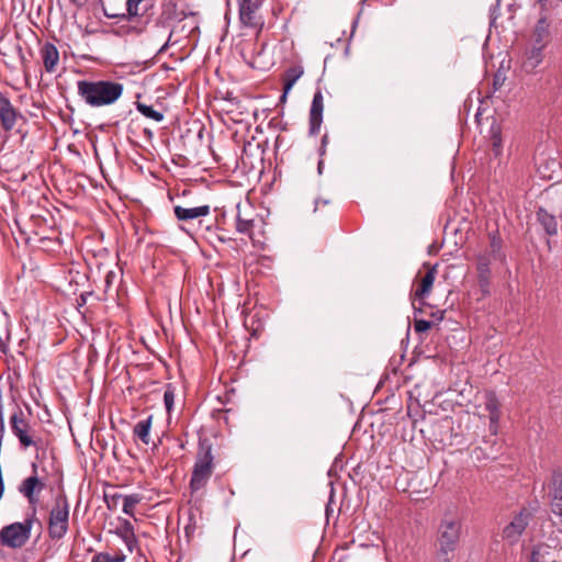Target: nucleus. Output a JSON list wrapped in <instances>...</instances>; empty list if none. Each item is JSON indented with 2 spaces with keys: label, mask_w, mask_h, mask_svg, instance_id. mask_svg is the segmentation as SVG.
I'll return each mask as SVG.
<instances>
[{
  "label": "nucleus",
  "mask_w": 562,
  "mask_h": 562,
  "mask_svg": "<svg viewBox=\"0 0 562 562\" xmlns=\"http://www.w3.org/2000/svg\"><path fill=\"white\" fill-rule=\"evenodd\" d=\"M199 449L190 479V514L189 525L186 528L187 535L190 530L204 527L202 512L203 498L206 495V485L211 477V440L205 429L198 431Z\"/></svg>",
  "instance_id": "obj_1"
},
{
  "label": "nucleus",
  "mask_w": 562,
  "mask_h": 562,
  "mask_svg": "<svg viewBox=\"0 0 562 562\" xmlns=\"http://www.w3.org/2000/svg\"><path fill=\"white\" fill-rule=\"evenodd\" d=\"M124 86L112 80H79L77 82L78 95L91 108H101L114 104L123 94Z\"/></svg>",
  "instance_id": "obj_2"
},
{
  "label": "nucleus",
  "mask_w": 562,
  "mask_h": 562,
  "mask_svg": "<svg viewBox=\"0 0 562 562\" xmlns=\"http://www.w3.org/2000/svg\"><path fill=\"white\" fill-rule=\"evenodd\" d=\"M461 535V520L457 516L445 515L438 528L439 562H449V553L453 552Z\"/></svg>",
  "instance_id": "obj_3"
},
{
  "label": "nucleus",
  "mask_w": 562,
  "mask_h": 562,
  "mask_svg": "<svg viewBox=\"0 0 562 562\" xmlns=\"http://www.w3.org/2000/svg\"><path fill=\"white\" fill-rule=\"evenodd\" d=\"M34 521H37L36 508H33L32 514L24 521L4 526L0 530L1 544L10 549L22 548L30 539Z\"/></svg>",
  "instance_id": "obj_4"
},
{
  "label": "nucleus",
  "mask_w": 562,
  "mask_h": 562,
  "mask_svg": "<svg viewBox=\"0 0 562 562\" xmlns=\"http://www.w3.org/2000/svg\"><path fill=\"white\" fill-rule=\"evenodd\" d=\"M69 502L65 493H59L54 502L48 518V533L52 539L59 540L68 531Z\"/></svg>",
  "instance_id": "obj_5"
},
{
  "label": "nucleus",
  "mask_w": 562,
  "mask_h": 562,
  "mask_svg": "<svg viewBox=\"0 0 562 562\" xmlns=\"http://www.w3.org/2000/svg\"><path fill=\"white\" fill-rule=\"evenodd\" d=\"M12 434L19 439L22 448L35 447L38 449L41 439H36L30 423L25 419L22 409L18 408L10 417Z\"/></svg>",
  "instance_id": "obj_6"
},
{
  "label": "nucleus",
  "mask_w": 562,
  "mask_h": 562,
  "mask_svg": "<svg viewBox=\"0 0 562 562\" xmlns=\"http://www.w3.org/2000/svg\"><path fill=\"white\" fill-rule=\"evenodd\" d=\"M240 23L257 32H260L265 25V19L261 13V0H237Z\"/></svg>",
  "instance_id": "obj_7"
},
{
  "label": "nucleus",
  "mask_w": 562,
  "mask_h": 562,
  "mask_svg": "<svg viewBox=\"0 0 562 562\" xmlns=\"http://www.w3.org/2000/svg\"><path fill=\"white\" fill-rule=\"evenodd\" d=\"M533 518V514L528 508H521L518 514H516L509 524H507L503 529V539L506 540L509 544H516L530 521Z\"/></svg>",
  "instance_id": "obj_8"
},
{
  "label": "nucleus",
  "mask_w": 562,
  "mask_h": 562,
  "mask_svg": "<svg viewBox=\"0 0 562 562\" xmlns=\"http://www.w3.org/2000/svg\"><path fill=\"white\" fill-rule=\"evenodd\" d=\"M546 485L552 514L562 517V470L553 469Z\"/></svg>",
  "instance_id": "obj_9"
},
{
  "label": "nucleus",
  "mask_w": 562,
  "mask_h": 562,
  "mask_svg": "<svg viewBox=\"0 0 562 562\" xmlns=\"http://www.w3.org/2000/svg\"><path fill=\"white\" fill-rule=\"evenodd\" d=\"M33 475L22 481L19 492L29 501L33 508H36L38 495L44 490L45 484L37 476V464L32 463Z\"/></svg>",
  "instance_id": "obj_10"
},
{
  "label": "nucleus",
  "mask_w": 562,
  "mask_h": 562,
  "mask_svg": "<svg viewBox=\"0 0 562 562\" xmlns=\"http://www.w3.org/2000/svg\"><path fill=\"white\" fill-rule=\"evenodd\" d=\"M324 98L321 90H317L312 100L310 109V134L316 135L323 122Z\"/></svg>",
  "instance_id": "obj_11"
},
{
  "label": "nucleus",
  "mask_w": 562,
  "mask_h": 562,
  "mask_svg": "<svg viewBox=\"0 0 562 562\" xmlns=\"http://www.w3.org/2000/svg\"><path fill=\"white\" fill-rule=\"evenodd\" d=\"M20 113L12 105L11 101L0 92V124L5 132H10L15 126Z\"/></svg>",
  "instance_id": "obj_12"
},
{
  "label": "nucleus",
  "mask_w": 562,
  "mask_h": 562,
  "mask_svg": "<svg viewBox=\"0 0 562 562\" xmlns=\"http://www.w3.org/2000/svg\"><path fill=\"white\" fill-rule=\"evenodd\" d=\"M239 203L234 200L232 202L231 211L234 214L235 222H236V228L239 233L247 234L251 239H254V231L255 228L261 227V220L259 218H250V217H244L238 212L235 214V209H237Z\"/></svg>",
  "instance_id": "obj_13"
},
{
  "label": "nucleus",
  "mask_w": 562,
  "mask_h": 562,
  "mask_svg": "<svg viewBox=\"0 0 562 562\" xmlns=\"http://www.w3.org/2000/svg\"><path fill=\"white\" fill-rule=\"evenodd\" d=\"M501 404L494 392H488L485 395V409L490 413V431L496 435L498 431V424L501 419Z\"/></svg>",
  "instance_id": "obj_14"
},
{
  "label": "nucleus",
  "mask_w": 562,
  "mask_h": 562,
  "mask_svg": "<svg viewBox=\"0 0 562 562\" xmlns=\"http://www.w3.org/2000/svg\"><path fill=\"white\" fill-rule=\"evenodd\" d=\"M161 13L159 21L167 23L173 20L180 21L184 16V10L179 7L178 0H160Z\"/></svg>",
  "instance_id": "obj_15"
},
{
  "label": "nucleus",
  "mask_w": 562,
  "mask_h": 562,
  "mask_svg": "<svg viewBox=\"0 0 562 562\" xmlns=\"http://www.w3.org/2000/svg\"><path fill=\"white\" fill-rule=\"evenodd\" d=\"M212 159L213 165H217L216 167L213 166V182H224L228 172H231L234 169L236 160L232 157L231 162L223 161V158L216 155L214 151Z\"/></svg>",
  "instance_id": "obj_16"
},
{
  "label": "nucleus",
  "mask_w": 562,
  "mask_h": 562,
  "mask_svg": "<svg viewBox=\"0 0 562 562\" xmlns=\"http://www.w3.org/2000/svg\"><path fill=\"white\" fill-rule=\"evenodd\" d=\"M41 56L45 70L50 74L54 72L59 61V53L57 47L53 43L46 42L41 48Z\"/></svg>",
  "instance_id": "obj_17"
},
{
  "label": "nucleus",
  "mask_w": 562,
  "mask_h": 562,
  "mask_svg": "<svg viewBox=\"0 0 562 562\" xmlns=\"http://www.w3.org/2000/svg\"><path fill=\"white\" fill-rule=\"evenodd\" d=\"M436 274L437 266L429 267L427 272L422 277L418 288L415 290V299H424L430 293Z\"/></svg>",
  "instance_id": "obj_18"
},
{
  "label": "nucleus",
  "mask_w": 562,
  "mask_h": 562,
  "mask_svg": "<svg viewBox=\"0 0 562 562\" xmlns=\"http://www.w3.org/2000/svg\"><path fill=\"white\" fill-rule=\"evenodd\" d=\"M175 215L179 221L194 220L200 216H206L210 213L209 205H202L198 207H182L180 205L175 206Z\"/></svg>",
  "instance_id": "obj_19"
},
{
  "label": "nucleus",
  "mask_w": 562,
  "mask_h": 562,
  "mask_svg": "<svg viewBox=\"0 0 562 562\" xmlns=\"http://www.w3.org/2000/svg\"><path fill=\"white\" fill-rule=\"evenodd\" d=\"M549 22L546 15L539 18L532 34V42L536 44L548 45L550 42Z\"/></svg>",
  "instance_id": "obj_20"
},
{
  "label": "nucleus",
  "mask_w": 562,
  "mask_h": 562,
  "mask_svg": "<svg viewBox=\"0 0 562 562\" xmlns=\"http://www.w3.org/2000/svg\"><path fill=\"white\" fill-rule=\"evenodd\" d=\"M546 45L536 44L532 42V45L526 52V60L524 66L528 70H533L537 66L540 65L543 58V49Z\"/></svg>",
  "instance_id": "obj_21"
},
{
  "label": "nucleus",
  "mask_w": 562,
  "mask_h": 562,
  "mask_svg": "<svg viewBox=\"0 0 562 562\" xmlns=\"http://www.w3.org/2000/svg\"><path fill=\"white\" fill-rule=\"evenodd\" d=\"M537 220L550 236L557 235L558 233V221L557 218L548 213L544 209L540 207L537 212Z\"/></svg>",
  "instance_id": "obj_22"
},
{
  "label": "nucleus",
  "mask_w": 562,
  "mask_h": 562,
  "mask_svg": "<svg viewBox=\"0 0 562 562\" xmlns=\"http://www.w3.org/2000/svg\"><path fill=\"white\" fill-rule=\"evenodd\" d=\"M530 562H559L554 559L553 551L549 544L536 546L530 554Z\"/></svg>",
  "instance_id": "obj_23"
},
{
  "label": "nucleus",
  "mask_w": 562,
  "mask_h": 562,
  "mask_svg": "<svg viewBox=\"0 0 562 562\" xmlns=\"http://www.w3.org/2000/svg\"><path fill=\"white\" fill-rule=\"evenodd\" d=\"M153 416L149 415L147 418L139 420L133 429L134 436H136L143 443H149V431L151 427Z\"/></svg>",
  "instance_id": "obj_24"
},
{
  "label": "nucleus",
  "mask_w": 562,
  "mask_h": 562,
  "mask_svg": "<svg viewBox=\"0 0 562 562\" xmlns=\"http://www.w3.org/2000/svg\"><path fill=\"white\" fill-rule=\"evenodd\" d=\"M490 137L492 143V150L495 157L502 154V133L498 124H492L490 128Z\"/></svg>",
  "instance_id": "obj_25"
},
{
  "label": "nucleus",
  "mask_w": 562,
  "mask_h": 562,
  "mask_svg": "<svg viewBox=\"0 0 562 562\" xmlns=\"http://www.w3.org/2000/svg\"><path fill=\"white\" fill-rule=\"evenodd\" d=\"M485 255L491 256L494 260L503 261L505 255L502 251V240L496 235H492L490 238V248Z\"/></svg>",
  "instance_id": "obj_26"
},
{
  "label": "nucleus",
  "mask_w": 562,
  "mask_h": 562,
  "mask_svg": "<svg viewBox=\"0 0 562 562\" xmlns=\"http://www.w3.org/2000/svg\"><path fill=\"white\" fill-rule=\"evenodd\" d=\"M136 109L145 117L150 119L155 122H161L164 120V114L161 112L155 110L151 105H147L145 103L137 102Z\"/></svg>",
  "instance_id": "obj_27"
},
{
  "label": "nucleus",
  "mask_w": 562,
  "mask_h": 562,
  "mask_svg": "<svg viewBox=\"0 0 562 562\" xmlns=\"http://www.w3.org/2000/svg\"><path fill=\"white\" fill-rule=\"evenodd\" d=\"M117 533L122 537L130 551H132V543L135 542L134 528L128 520H123L121 529Z\"/></svg>",
  "instance_id": "obj_28"
},
{
  "label": "nucleus",
  "mask_w": 562,
  "mask_h": 562,
  "mask_svg": "<svg viewBox=\"0 0 562 562\" xmlns=\"http://www.w3.org/2000/svg\"><path fill=\"white\" fill-rule=\"evenodd\" d=\"M125 559V554L121 551L113 554L109 552H99L93 555L92 562H124Z\"/></svg>",
  "instance_id": "obj_29"
},
{
  "label": "nucleus",
  "mask_w": 562,
  "mask_h": 562,
  "mask_svg": "<svg viewBox=\"0 0 562 562\" xmlns=\"http://www.w3.org/2000/svg\"><path fill=\"white\" fill-rule=\"evenodd\" d=\"M301 75H302L301 70H296V69L289 70L286 80L284 82L283 94L281 95V101H284L286 99L288 92L292 89L293 85L301 77Z\"/></svg>",
  "instance_id": "obj_30"
},
{
  "label": "nucleus",
  "mask_w": 562,
  "mask_h": 562,
  "mask_svg": "<svg viewBox=\"0 0 562 562\" xmlns=\"http://www.w3.org/2000/svg\"><path fill=\"white\" fill-rule=\"evenodd\" d=\"M140 502L137 494L126 495L123 497V512L126 515L133 516L135 506Z\"/></svg>",
  "instance_id": "obj_31"
},
{
  "label": "nucleus",
  "mask_w": 562,
  "mask_h": 562,
  "mask_svg": "<svg viewBox=\"0 0 562 562\" xmlns=\"http://www.w3.org/2000/svg\"><path fill=\"white\" fill-rule=\"evenodd\" d=\"M495 261L491 256L482 254L477 257L476 270L477 274H491L490 266Z\"/></svg>",
  "instance_id": "obj_32"
},
{
  "label": "nucleus",
  "mask_w": 562,
  "mask_h": 562,
  "mask_svg": "<svg viewBox=\"0 0 562 562\" xmlns=\"http://www.w3.org/2000/svg\"><path fill=\"white\" fill-rule=\"evenodd\" d=\"M144 0H127L126 1V11L128 15V20L132 21L133 19L137 18L139 15L138 12V5Z\"/></svg>",
  "instance_id": "obj_33"
},
{
  "label": "nucleus",
  "mask_w": 562,
  "mask_h": 562,
  "mask_svg": "<svg viewBox=\"0 0 562 562\" xmlns=\"http://www.w3.org/2000/svg\"><path fill=\"white\" fill-rule=\"evenodd\" d=\"M164 403L167 412L170 413L175 404V392L170 385L166 389L164 393Z\"/></svg>",
  "instance_id": "obj_34"
},
{
  "label": "nucleus",
  "mask_w": 562,
  "mask_h": 562,
  "mask_svg": "<svg viewBox=\"0 0 562 562\" xmlns=\"http://www.w3.org/2000/svg\"><path fill=\"white\" fill-rule=\"evenodd\" d=\"M214 211L216 212L215 221H216V227L223 228V226L226 224V210L225 206L218 207L215 206Z\"/></svg>",
  "instance_id": "obj_35"
},
{
  "label": "nucleus",
  "mask_w": 562,
  "mask_h": 562,
  "mask_svg": "<svg viewBox=\"0 0 562 562\" xmlns=\"http://www.w3.org/2000/svg\"><path fill=\"white\" fill-rule=\"evenodd\" d=\"M490 278L491 274H477L479 284L484 294L490 293Z\"/></svg>",
  "instance_id": "obj_36"
},
{
  "label": "nucleus",
  "mask_w": 562,
  "mask_h": 562,
  "mask_svg": "<svg viewBox=\"0 0 562 562\" xmlns=\"http://www.w3.org/2000/svg\"><path fill=\"white\" fill-rule=\"evenodd\" d=\"M431 322L426 319H415L414 329L416 333H425L431 327Z\"/></svg>",
  "instance_id": "obj_37"
},
{
  "label": "nucleus",
  "mask_w": 562,
  "mask_h": 562,
  "mask_svg": "<svg viewBox=\"0 0 562 562\" xmlns=\"http://www.w3.org/2000/svg\"><path fill=\"white\" fill-rule=\"evenodd\" d=\"M561 0H537L543 11L558 7Z\"/></svg>",
  "instance_id": "obj_38"
},
{
  "label": "nucleus",
  "mask_w": 562,
  "mask_h": 562,
  "mask_svg": "<svg viewBox=\"0 0 562 562\" xmlns=\"http://www.w3.org/2000/svg\"><path fill=\"white\" fill-rule=\"evenodd\" d=\"M505 81V77L502 74H496L493 78V88L494 91L498 90Z\"/></svg>",
  "instance_id": "obj_39"
},
{
  "label": "nucleus",
  "mask_w": 562,
  "mask_h": 562,
  "mask_svg": "<svg viewBox=\"0 0 562 562\" xmlns=\"http://www.w3.org/2000/svg\"><path fill=\"white\" fill-rule=\"evenodd\" d=\"M124 496H122L121 494H114L112 497H111V501H112V504L110 503L109 501V497L105 495V501L108 503V507L111 508L112 505H116V502L120 499V498H123Z\"/></svg>",
  "instance_id": "obj_40"
},
{
  "label": "nucleus",
  "mask_w": 562,
  "mask_h": 562,
  "mask_svg": "<svg viewBox=\"0 0 562 562\" xmlns=\"http://www.w3.org/2000/svg\"><path fill=\"white\" fill-rule=\"evenodd\" d=\"M432 316H435L438 321H442L445 316V311H438L437 313H434Z\"/></svg>",
  "instance_id": "obj_41"
},
{
  "label": "nucleus",
  "mask_w": 562,
  "mask_h": 562,
  "mask_svg": "<svg viewBox=\"0 0 562 562\" xmlns=\"http://www.w3.org/2000/svg\"><path fill=\"white\" fill-rule=\"evenodd\" d=\"M0 429H2V437H3L5 428H4V419H3L2 413H0Z\"/></svg>",
  "instance_id": "obj_42"
},
{
  "label": "nucleus",
  "mask_w": 562,
  "mask_h": 562,
  "mask_svg": "<svg viewBox=\"0 0 562 562\" xmlns=\"http://www.w3.org/2000/svg\"><path fill=\"white\" fill-rule=\"evenodd\" d=\"M327 139H328V136L327 135H324L323 138H322V149H321V155L324 154V147L325 145L327 144Z\"/></svg>",
  "instance_id": "obj_43"
},
{
  "label": "nucleus",
  "mask_w": 562,
  "mask_h": 562,
  "mask_svg": "<svg viewBox=\"0 0 562 562\" xmlns=\"http://www.w3.org/2000/svg\"><path fill=\"white\" fill-rule=\"evenodd\" d=\"M221 417H223V414H222L221 411H218L217 414H216V418H221Z\"/></svg>",
  "instance_id": "obj_44"
},
{
  "label": "nucleus",
  "mask_w": 562,
  "mask_h": 562,
  "mask_svg": "<svg viewBox=\"0 0 562 562\" xmlns=\"http://www.w3.org/2000/svg\"><path fill=\"white\" fill-rule=\"evenodd\" d=\"M206 279H207L209 281H211V274H210V273H207V274H206Z\"/></svg>",
  "instance_id": "obj_45"
},
{
  "label": "nucleus",
  "mask_w": 562,
  "mask_h": 562,
  "mask_svg": "<svg viewBox=\"0 0 562 562\" xmlns=\"http://www.w3.org/2000/svg\"><path fill=\"white\" fill-rule=\"evenodd\" d=\"M0 351H3L2 342L0 341Z\"/></svg>",
  "instance_id": "obj_46"
},
{
  "label": "nucleus",
  "mask_w": 562,
  "mask_h": 562,
  "mask_svg": "<svg viewBox=\"0 0 562 562\" xmlns=\"http://www.w3.org/2000/svg\"><path fill=\"white\" fill-rule=\"evenodd\" d=\"M166 46H167V43L164 46H161L160 52L164 50Z\"/></svg>",
  "instance_id": "obj_47"
},
{
  "label": "nucleus",
  "mask_w": 562,
  "mask_h": 562,
  "mask_svg": "<svg viewBox=\"0 0 562 562\" xmlns=\"http://www.w3.org/2000/svg\"><path fill=\"white\" fill-rule=\"evenodd\" d=\"M209 98H210V94H209V93H207V94H205V100H206V101L209 100Z\"/></svg>",
  "instance_id": "obj_48"
}]
</instances>
